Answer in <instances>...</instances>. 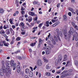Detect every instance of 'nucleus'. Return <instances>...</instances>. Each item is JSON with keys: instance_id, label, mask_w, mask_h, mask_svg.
Segmentation results:
<instances>
[{"instance_id": "1", "label": "nucleus", "mask_w": 78, "mask_h": 78, "mask_svg": "<svg viewBox=\"0 0 78 78\" xmlns=\"http://www.w3.org/2000/svg\"><path fill=\"white\" fill-rule=\"evenodd\" d=\"M14 61L13 60H11V62L8 61H5L6 66L7 67H12L14 65Z\"/></svg>"}, {"instance_id": "2", "label": "nucleus", "mask_w": 78, "mask_h": 78, "mask_svg": "<svg viewBox=\"0 0 78 78\" xmlns=\"http://www.w3.org/2000/svg\"><path fill=\"white\" fill-rule=\"evenodd\" d=\"M70 30H69L68 31V37H70L71 36V34H73V28L71 27H70Z\"/></svg>"}, {"instance_id": "3", "label": "nucleus", "mask_w": 78, "mask_h": 78, "mask_svg": "<svg viewBox=\"0 0 78 78\" xmlns=\"http://www.w3.org/2000/svg\"><path fill=\"white\" fill-rule=\"evenodd\" d=\"M65 27H66V29L63 30V33L64 34L65 39H67V32L66 30V29H67V26H65Z\"/></svg>"}, {"instance_id": "4", "label": "nucleus", "mask_w": 78, "mask_h": 78, "mask_svg": "<svg viewBox=\"0 0 78 78\" xmlns=\"http://www.w3.org/2000/svg\"><path fill=\"white\" fill-rule=\"evenodd\" d=\"M6 72V76L7 77H9L10 76V75L11 74V69L10 68H8L7 69Z\"/></svg>"}, {"instance_id": "5", "label": "nucleus", "mask_w": 78, "mask_h": 78, "mask_svg": "<svg viewBox=\"0 0 78 78\" xmlns=\"http://www.w3.org/2000/svg\"><path fill=\"white\" fill-rule=\"evenodd\" d=\"M5 72V70L4 69H0V75L1 76H3V73Z\"/></svg>"}, {"instance_id": "6", "label": "nucleus", "mask_w": 78, "mask_h": 78, "mask_svg": "<svg viewBox=\"0 0 78 78\" xmlns=\"http://www.w3.org/2000/svg\"><path fill=\"white\" fill-rule=\"evenodd\" d=\"M20 68H21V67H20V66H19V65L17 66L16 69H17V71L18 72V73H20Z\"/></svg>"}, {"instance_id": "7", "label": "nucleus", "mask_w": 78, "mask_h": 78, "mask_svg": "<svg viewBox=\"0 0 78 78\" xmlns=\"http://www.w3.org/2000/svg\"><path fill=\"white\" fill-rule=\"evenodd\" d=\"M37 63L39 66H41L42 65V62H41V60L39 59L37 61Z\"/></svg>"}, {"instance_id": "8", "label": "nucleus", "mask_w": 78, "mask_h": 78, "mask_svg": "<svg viewBox=\"0 0 78 78\" xmlns=\"http://www.w3.org/2000/svg\"><path fill=\"white\" fill-rule=\"evenodd\" d=\"M63 19L64 20H65V21L67 20L68 19L67 16H66V15H64L63 16Z\"/></svg>"}, {"instance_id": "9", "label": "nucleus", "mask_w": 78, "mask_h": 78, "mask_svg": "<svg viewBox=\"0 0 78 78\" xmlns=\"http://www.w3.org/2000/svg\"><path fill=\"white\" fill-rule=\"evenodd\" d=\"M3 43L4 44V45L6 47H8V45H9V43H6V42L5 41H3Z\"/></svg>"}, {"instance_id": "10", "label": "nucleus", "mask_w": 78, "mask_h": 78, "mask_svg": "<svg viewBox=\"0 0 78 78\" xmlns=\"http://www.w3.org/2000/svg\"><path fill=\"white\" fill-rule=\"evenodd\" d=\"M29 14L31 16H34L35 15V14L33 12H29Z\"/></svg>"}, {"instance_id": "11", "label": "nucleus", "mask_w": 78, "mask_h": 78, "mask_svg": "<svg viewBox=\"0 0 78 78\" xmlns=\"http://www.w3.org/2000/svg\"><path fill=\"white\" fill-rule=\"evenodd\" d=\"M10 31L11 32L12 34V35H14V30H12V28H11L9 29Z\"/></svg>"}, {"instance_id": "12", "label": "nucleus", "mask_w": 78, "mask_h": 78, "mask_svg": "<svg viewBox=\"0 0 78 78\" xmlns=\"http://www.w3.org/2000/svg\"><path fill=\"white\" fill-rule=\"evenodd\" d=\"M9 28V26L7 25H5L3 27V28L4 29H5V30H6V29H7V28Z\"/></svg>"}, {"instance_id": "13", "label": "nucleus", "mask_w": 78, "mask_h": 78, "mask_svg": "<svg viewBox=\"0 0 78 78\" xmlns=\"http://www.w3.org/2000/svg\"><path fill=\"white\" fill-rule=\"evenodd\" d=\"M33 73L31 71H30L29 73V76L30 77H32L33 76Z\"/></svg>"}, {"instance_id": "14", "label": "nucleus", "mask_w": 78, "mask_h": 78, "mask_svg": "<svg viewBox=\"0 0 78 78\" xmlns=\"http://www.w3.org/2000/svg\"><path fill=\"white\" fill-rule=\"evenodd\" d=\"M29 72H30V69H28L27 68L25 70V72L26 74H28Z\"/></svg>"}, {"instance_id": "15", "label": "nucleus", "mask_w": 78, "mask_h": 78, "mask_svg": "<svg viewBox=\"0 0 78 78\" xmlns=\"http://www.w3.org/2000/svg\"><path fill=\"white\" fill-rule=\"evenodd\" d=\"M68 10H69V11H71V12H72V13H73V12H74V9L72 8L69 7L68 8Z\"/></svg>"}, {"instance_id": "16", "label": "nucleus", "mask_w": 78, "mask_h": 78, "mask_svg": "<svg viewBox=\"0 0 78 78\" xmlns=\"http://www.w3.org/2000/svg\"><path fill=\"white\" fill-rule=\"evenodd\" d=\"M51 53V51L47 50L46 51V55H48V54H50Z\"/></svg>"}, {"instance_id": "17", "label": "nucleus", "mask_w": 78, "mask_h": 78, "mask_svg": "<svg viewBox=\"0 0 78 78\" xmlns=\"http://www.w3.org/2000/svg\"><path fill=\"white\" fill-rule=\"evenodd\" d=\"M43 60L45 62H48V60L45 57L43 58Z\"/></svg>"}, {"instance_id": "18", "label": "nucleus", "mask_w": 78, "mask_h": 78, "mask_svg": "<svg viewBox=\"0 0 78 78\" xmlns=\"http://www.w3.org/2000/svg\"><path fill=\"white\" fill-rule=\"evenodd\" d=\"M66 74H65L61 76H60V78H65V77H66L67 76V75Z\"/></svg>"}, {"instance_id": "19", "label": "nucleus", "mask_w": 78, "mask_h": 78, "mask_svg": "<svg viewBox=\"0 0 78 78\" xmlns=\"http://www.w3.org/2000/svg\"><path fill=\"white\" fill-rule=\"evenodd\" d=\"M16 69V63H15L13 68V70H15Z\"/></svg>"}, {"instance_id": "20", "label": "nucleus", "mask_w": 78, "mask_h": 78, "mask_svg": "<svg viewBox=\"0 0 78 78\" xmlns=\"http://www.w3.org/2000/svg\"><path fill=\"white\" fill-rule=\"evenodd\" d=\"M6 33H7V34L9 35L10 34V31H9V29H7L6 30Z\"/></svg>"}, {"instance_id": "21", "label": "nucleus", "mask_w": 78, "mask_h": 78, "mask_svg": "<svg viewBox=\"0 0 78 78\" xmlns=\"http://www.w3.org/2000/svg\"><path fill=\"white\" fill-rule=\"evenodd\" d=\"M3 12H4V10L2 8H0V13L3 14Z\"/></svg>"}, {"instance_id": "22", "label": "nucleus", "mask_w": 78, "mask_h": 78, "mask_svg": "<svg viewBox=\"0 0 78 78\" xmlns=\"http://www.w3.org/2000/svg\"><path fill=\"white\" fill-rule=\"evenodd\" d=\"M24 25V23H23L22 22H21L19 25V26L20 27H21V26H22V27H23Z\"/></svg>"}, {"instance_id": "23", "label": "nucleus", "mask_w": 78, "mask_h": 78, "mask_svg": "<svg viewBox=\"0 0 78 78\" xmlns=\"http://www.w3.org/2000/svg\"><path fill=\"white\" fill-rule=\"evenodd\" d=\"M58 59H60V61H61L62 60V56H61V55H59L58 56Z\"/></svg>"}, {"instance_id": "24", "label": "nucleus", "mask_w": 78, "mask_h": 78, "mask_svg": "<svg viewBox=\"0 0 78 78\" xmlns=\"http://www.w3.org/2000/svg\"><path fill=\"white\" fill-rule=\"evenodd\" d=\"M62 72V70L60 69L57 72H56V73H57L58 74H59V73H61Z\"/></svg>"}, {"instance_id": "25", "label": "nucleus", "mask_w": 78, "mask_h": 78, "mask_svg": "<svg viewBox=\"0 0 78 78\" xmlns=\"http://www.w3.org/2000/svg\"><path fill=\"white\" fill-rule=\"evenodd\" d=\"M54 39H55V40L56 42H58V39L57 38V37H56L55 36H54Z\"/></svg>"}, {"instance_id": "26", "label": "nucleus", "mask_w": 78, "mask_h": 78, "mask_svg": "<svg viewBox=\"0 0 78 78\" xmlns=\"http://www.w3.org/2000/svg\"><path fill=\"white\" fill-rule=\"evenodd\" d=\"M58 20H54L53 19L51 20V21L53 23H55V22H57Z\"/></svg>"}, {"instance_id": "27", "label": "nucleus", "mask_w": 78, "mask_h": 78, "mask_svg": "<svg viewBox=\"0 0 78 78\" xmlns=\"http://www.w3.org/2000/svg\"><path fill=\"white\" fill-rule=\"evenodd\" d=\"M36 45V42H34V43H32V44H30V45L32 47H34V46Z\"/></svg>"}, {"instance_id": "28", "label": "nucleus", "mask_w": 78, "mask_h": 78, "mask_svg": "<svg viewBox=\"0 0 78 78\" xmlns=\"http://www.w3.org/2000/svg\"><path fill=\"white\" fill-rule=\"evenodd\" d=\"M39 43H40V44H42V39H41V38L39 39Z\"/></svg>"}, {"instance_id": "29", "label": "nucleus", "mask_w": 78, "mask_h": 78, "mask_svg": "<svg viewBox=\"0 0 78 78\" xmlns=\"http://www.w3.org/2000/svg\"><path fill=\"white\" fill-rule=\"evenodd\" d=\"M61 60H60V59H58V60H56L55 61L56 62H57L58 64H59V61H61Z\"/></svg>"}, {"instance_id": "30", "label": "nucleus", "mask_w": 78, "mask_h": 78, "mask_svg": "<svg viewBox=\"0 0 78 78\" xmlns=\"http://www.w3.org/2000/svg\"><path fill=\"white\" fill-rule=\"evenodd\" d=\"M46 26L48 27H49V22L48 21H47L46 22Z\"/></svg>"}, {"instance_id": "31", "label": "nucleus", "mask_w": 78, "mask_h": 78, "mask_svg": "<svg viewBox=\"0 0 78 78\" xmlns=\"http://www.w3.org/2000/svg\"><path fill=\"white\" fill-rule=\"evenodd\" d=\"M74 63L76 66H78V62L77 61L75 60Z\"/></svg>"}, {"instance_id": "32", "label": "nucleus", "mask_w": 78, "mask_h": 78, "mask_svg": "<svg viewBox=\"0 0 78 78\" xmlns=\"http://www.w3.org/2000/svg\"><path fill=\"white\" fill-rule=\"evenodd\" d=\"M21 28V30L22 31H24L25 30V29L24 28V27H22L20 28Z\"/></svg>"}, {"instance_id": "33", "label": "nucleus", "mask_w": 78, "mask_h": 78, "mask_svg": "<svg viewBox=\"0 0 78 78\" xmlns=\"http://www.w3.org/2000/svg\"><path fill=\"white\" fill-rule=\"evenodd\" d=\"M37 29V27H34L33 28V30H34L35 31H36V30Z\"/></svg>"}, {"instance_id": "34", "label": "nucleus", "mask_w": 78, "mask_h": 78, "mask_svg": "<svg viewBox=\"0 0 78 78\" xmlns=\"http://www.w3.org/2000/svg\"><path fill=\"white\" fill-rule=\"evenodd\" d=\"M9 21L11 24V25H12V19H10Z\"/></svg>"}, {"instance_id": "35", "label": "nucleus", "mask_w": 78, "mask_h": 78, "mask_svg": "<svg viewBox=\"0 0 78 78\" xmlns=\"http://www.w3.org/2000/svg\"><path fill=\"white\" fill-rule=\"evenodd\" d=\"M46 75H48V76H50V73H45Z\"/></svg>"}, {"instance_id": "36", "label": "nucleus", "mask_w": 78, "mask_h": 78, "mask_svg": "<svg viewBox=\"0 0 78 78\" xmlns=\"http://www.w3.org/2000/svg\"><path fill=\"white\" fill-rule=\"evenodd\" d=\"M31 25H30L29 26V27H30V28H31V27H33V26H34V23H31Z\"/></svg>"}, {"instance_id": "37", "label": "nucleus", "mask_w": 78, "mask_h": 78, "mask_svg": "<svg viewBox=\"0 0 78 78\" xmlns=\"http://www.w3.org/2000/svg\"><path fill=\"white\" fill-rule=\"evenodd\" d=\"M75 39L76 41H77L78 40V35L76 36Z\"/></svg>"}, {"instance_id": "38", "label": "nucleus", "mask_w": 78, "mask_h": 78, "mask_svg": "<svg viewBox=\"0 0 78 78\" xmlns=\"http://www.w3.org/2000/svg\"><path fill=\"white\" fill-rule=\"evenodd\" d=\"M0 46L3 47V43L2 42H0Z\"/></svg>"}, {"instance_id": "39", "label": "nucleus", "mask_w": 78, "mask_h": 78, "mask_svg": "<svg viewBox=\"0 0 78 78\" xmlns=\"http://www.w3.org/2000/svg\"><path fill=\"white\" fill-rule=\"evenodd\" d=\"M66 76H70L71 75H72V74L71 73H68L67 74V73H66Z\"/></svg>"}, {"instance_id": "40", "label": "nucleus", "mask_w": 78, "mask_h": 78, "mask_svg": "<svg viewBox=\"0 0 78 78\" xmlns=\"http://www.w3.org/2000/svg\"><path fill=\"white\" fill-rule=\"evenodd\" d=\"M74 27L75 29H76V30H78V27L77 26V25H76Z\"/></svg>"}, {"instance_id": "41", "label": "nucleus", "mask_w": 78, "mask_h": 78, "mask_svg": "<svg viewBox=\"0 0 78 78\" xmlns=\"http://www.w3.org/2000/svg\"><path fill=\"white\" fill-rule=\"evenodd\" d=\"M46 69H50V67L48 66V65H46Z\"/></svg>"}, {"instance_id": "42", "label": "nucleus", "mask_w": 78, "mask_h": 78, "mask_svg": "<svg viewBox=\"0 0 78 78\" xmlns=\"http://www.w3.org/2000/svg\"><path fill=\"white\" fill-rule=\"evenodd\" d=\"M67 57V55H65V56H64V58H63V60H65L66 58Z\"/></svg>"}, {"instance_id": "43", "label": "nucleus", "mask_w": 78, "mask_h": 78, "mask_svg": "<svg viewBox=\"0 0 78 78\" xmlns=\"http://www.w3.org/2000/svg\"><path fill=\"white\" fill-rule=\"evenodd\" d=\"M47 50H51V48L50 46H47Z\"/></svg>"}, {"instance_id": "44", "label": "nucleus", "mask_w": 78, "mask_h": 78, "mask_svg": "<svg viewBox=\"0 0 78 78\" xmlns=\"http://www.w3.org/2000/svg\"><path fill=\"white\" fill-rule=\"evenodd\" d=\"M1 32L2 33V34H5V32L4 31V30H1Z\"/></svg>"}, {"instance_id": "45", "label": "nucleus", "mask_w": 78, "mask_h": 78, "mask_svg": "<svg viewBox=\"0 0 78 78\" xmlns=\"http://www.w3.org/2000/svg\"><path fill=\"white\" fill-rule=\"evenodd\" d=\"M68 15L69 16H72V13H71V12H69L68 13Z\"/></svg>"}, {"instance_id": "46", "label": "nucleus", "mask_w": 78, "mask_h": 78, "mask_svg": "<svg viewBox=\"0 0 78 78\" xmlns=\"http://www.w3.org/2000/svg\"><path fill=\"white\" fill-rule=\"evenodd\" d=\"M35 16H36V17L34 19V20L35 21H36L37 20V15H35Z\"/></svg>"}, {"instance_id": "47", "label": "nucleus", "mask_w": 78, "mask_h": 78, "mask_svg": "<svg viewBox=\"0 0 78 78\" xmlns=\"http://www.w3.org/2000/svg\"><path fill=\"white\" fill-rule=\"evenodd\" d=\"M72 24L73 25V27H74L76 25H75V23H74L73 22H72Z\"/></svg>"}, {"instance_id": "48", "label": "nucleus", "mask_w": 78, "mask_h": 78, "mask_svg": "<svg viewBox=\"0 0 78 78\" xmlns=\"http://www.w3.org/2000/svg\"><path fill=\"white\" fill-rule=\"evenodd\" d=\"M21 13L22 15H23V14H25V11H23L21 12Z\"/></svg>"}, {"instance_id": "49", "label": "nucleus", "mask_w": 78, "mask_h": 78, "mask_svg": "<svg viewBox=\"0 0 78 78\" xmlns=\"http://www.w3.org/2000/svg\"><path fill=\"white\" fill-rule=\"evenodd\" d=\"M70 62V61H68L67 62L66 65V66H67V65H69V63Z\"/></svg>"}, {"instance_id": "50", "label": "nucleus", "mask_w": 78, "mask_h": 78, "mask_svg": "<svg viewBox=\"0 0 78 78\" xmlns=\"http://www.w3.org/2000/svg\"><path fill=\"white\" fill-rule=\"evenodd\" d=\"M42 23H41L39 25L38 27L40 28H41V27H42Z\"/></svg>"}, {"instance_id": "51", "label": "nucleus", "mask_w": 78, "mask_h": 78, "mask_svg": "<svg viewBox=\"0 0 78 78\" xmlns=\"http://www.w3.org/2000/svg\"><path fill=\"white\" fill-rule=\"evenodd\" d=\"M20 37H18L16 38L17 41H20Z\"/></svg>"}, {"instance_id": "52", "label": "nucleus", "mask_w": 78, "mask_h": 78, "mask_svg": "<svg viewBox=\"0 0 78 78\" xmlns=\"http://www.w3.org/2000/svg\"><path fill=\"white\" fill-rule=\"evenodd\" d=\"M73 71V70L72 69H69L68 70V72H72Z\"/></svg>"}, {"instance_id": "53", "label": "nucleus", "mask_w": 78, "mask_h": 78, "mask_svg": "<svg viewBox=\"0 0 78 78\" xmlns=\"http://www.w3.org/2000/svg\"><path fill=\"white\" fill-rule=\"evenodd\" d=\"M32 21V18L31 17V18L29 20V22H31Z\"/></svg>"}, {"instance_id": "54", "label": "nucleus", "mask_w": 78, "mask_h": 78, "mask_svg": "<svg viewBox=\"0 0 78 78\" xmlns=\"http://www.w3.org/2000/svg\"><path fill=\"white\" fill-rule=\"evenodd\" d=\"M75 34H74L73 35V41H74V39H75Z\"/></svg>"}, {"instance_id": "55", "label": "nucleus", "mask_w": 78, "mask_h": 78, "mask_svg": "<svg viewBox=\"0 0 78 78\" xmlns=\"http://www.w3.org/2000/svg\"><path fill=\"white\" fill-rule=\"evenodd\" d=\"M51 0H48V3H49V4H50L51 3Z\"/></svg>"}, {"instance_id": "56", "label": "nucleus", "mask_w": 78, "mask_h": 78, "mask_svg": "<svg viewBox=\"0 0 78 78\" xmlns=\"http://www.w3.org/2000/svg\"><path fill=\"white\" fill-rule=\"evenodd\" d=\"M33 3L34 4V5H36V4L37 3V2L36 1H34L33 2Z\"/></svg>"}, {"instance_id": "57", "label": "nucleus", "mask_w": 78, "mask_h": 78, "mask_svg": "<svg viewBox=\"0 0 78 78\" xmlns=\"http://www.w3.org/2000/svg\"><path fill=\"white\" fill-rule=\"evenodd\" d=\"M13 43H14V41H11L10 42L11 45H12V44H13Z\"/></svg>"}, {"instance_id": "58", "label": "nucleus", "mask_w": 78, "mask_h": 78, "mask_svg": "<svg viewBox=\"0 0 78 78\" xmlns=\"http://www.w3.org/2000/svg\"><path fill=\"white\" fill-rule=\"evenodd\" d=\"M55 23V24L57 26V25H58V24H59V23L58 22H57Z\"/></svg>"}, {"instance_id": "59", "label": "nucleus", "mask_w": 78, "mask_h": 78, "mask_svg": "<svg viewBox=\"0 0 78 78\" xmlns=\"http://www.w3.org/2000/svg\"><path fill=\"white\" fill-rule=\"evenodd\" d=\"M37 68V66H35L34 67V70H36V69Z\"/></svg>"}, {"instance_id": "60", "label": "nucleus", "mask_w": 78, "mask_h": 78, "mask_svg": "<svg viewBox=\"0 0 78 78\" xmlns=\"http://www.w3.org/2000/svg\"><path fill=\"white\" fill-rule=\"evenodd\" d=\"M51 40L52 42H55V40L53 38H51Z\"/></svg>"}, {"instance_id": "61", "label": "nucleus", "mask_w": 78, "mask_h": 78, "mask_svg": "<svg viewBox=\"0 0 78 78\" xmlns=\"http://www.w3.org/2000/svg\"><path fill=\"white\" fill-rule=\"evenodd\" d=\"M60 5V3H58L57 5V8H58L59 6Z\"/></svg>"}, {"instance_id": "62", "label": "nucleus", "mask_w": 78, "mask_h": 78, "mask_svg": "<svg viewBox=\"0 0 78 78\" xmlns=\"http://www.w3.org/2000/svg\"><path fill=\"white\" fill-rule=\"evenodd\" d=\"M18 58L19 59H22V57H21L20 56H19L18 57Z\"/></svg>"}, {"instance_id": "63", "label": "nucleus", "mask_w": 78, "mask_h": 78, "mask_svg": "<svg viewBox=\"0 0 78 78\" xmlns=\"http://www.w3.org/2000/svg\"><path fill=\"white\" fill-rule=\"evenodd\" d=\"M76 13L77 16H78V10H76Z\"/></svg>"}, {"instance_id": "64", "label": "nucleus", "mask_w": 78, "mask_h": 78, "mask_svg": "<svg viewBox=\"0 0 78 78\" xmlns=\"http://www.w3.org/2000/svg\"><path fill=\"white\" fill-rule=\"evenodd\" d=\"M25 78H28V76L27 75H25Z\"/></svg>"}]
</instances>
